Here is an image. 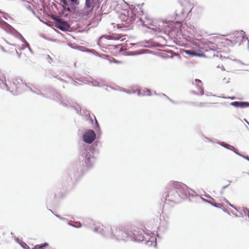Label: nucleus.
Returning a JSON list of instances; mask_svg holds the SVG:
<instances>
[{
	"label": "nucleus",
	"mask_w": 249,
	"mask_h": 249,
	"mask_svg": "<svg viewBox=\"0 0 249 249\" xmlns=\"http://www.w3.org/2000/svg\"><path fill=\"white\" fill-rule=\"evenodd\" d=\"M149 28L151 29V28ZM151 29H152L153 31H154L155 32H156V33H160L161 32V29L159 27H155V28H151Z\"/></svg>",
	"instance_id": "7c9ffc66"
},
{
	"label": "nucleus",
	"mask_w": 249,
	"mask_h": 249,
	"mask_svg": "<svg viewBox=\"0 0 249 249\" xmlns=\"http://www.w3.org/2000/svg\"><path fill=\"white\" fill-rule=\"evenodd\" d=\"M146 244L148 246H151L154 245L156 246V238L155 237H151L148 240H147L146 242Z\"/></svg>",
	"instance_id": "f3484780"
},
{
	"label": "nucleus",
	"mask_w": 249,
	"mask_h": 249,
	"mask_svg": "<svg viewBox=\"0 0 249 249\" xmlns=\"http://www.w3.org/2000/svg\"><path fill=\"white\" fill-rule=\"evenodd\" d=\"M68 224L69 225H71V226H72V227H75V228H80V227H81V224H80V223H79V224H78V225H73V224H71V222H68Z\"/></svg>",
	"instance_id": "2f4dec72"
},
{
	"label": "nucleus",
	"mask_w": 249,
	"mask_h": 249,
	"mask_svg": "<svg viewBox=\"0 0 249 249\" xmlns=\"http://www.w3.org/2000/svg\"><path fill=\"white\" fill-rule=\"evenodd\" d=\"M222 69V70H224V67H223V66H222V69Z\"/></svg>",
	"instance_id": "13d9d810"
},
{
	"label": "nucleus",
	"mask_w": 249,
	"mask_h": 249,
	"mask_svg": "<svg viewBox=\"0 0 249 249\" xmlns=\"http://www.w3.org/2000/svg\"><path fill=\"white\" fill-rule=\"evenodd\" d=\"M124 17L125 16H124V15H123H123H121V18H123V17H124Z\"/></svg>",
	"instance_id": "bf43d9fd"
},
{
	"label": "nucleus",
	"mask_w": 249,
	"mask_h": 249,
	"mask_svg": "<svg viewBox=\"0 0 249 249\" xmlns=\"http://www.w3.org/2000/svg\"><path fill=\"white\" fill-rule=\"evenodd\" d=\"M88 221H91V220H90V219H88Z\"/></svg>",
	"instance_id": "69168bd1"
},
{
	"label": "nucleus",
	"mask_w": 249,
	"mask_h": 249,
	"mask_svg": "<svg viewBox=\"0 0 249 249\" xmlns=\"http://www.w3.org/2000/svg\"><path fill=\"white\" fill-rule=\"evenodd\" d=\"M6 25H10L9 24H8L7 22H5L4 20H3L1 18V15H0V27L2 28L3 30L6 31V28L7 27Z\"/></svg>",
	"instance_id": "aec40b11"
},
{
	"label": "nucleus",
	"mask_w": 249,
	"mask_h": 249,
	"mask_svg": "<svg viewBox=\"0 0 249 249\" xmlns=\"http://www.w3.org/2000/svg\"><path fill=\"white\" fill-rule=\"evenodd\" d=\"M162 95L163 96H165L171 102L174 103V104H175L176 103L173 100H172L171 99L169 98L168 96H167L165 94H162Z\"/></svg>",
	"instance_id": "58836bf2"
},
{
	"label": "nucleus",
	"mask_w": 249,
	"mask_h": 249,
	"mask_svg": "<svg viewBox=\"0 0 249 249\" xmlns=\"http://www.w3.org/2000/svg\"><path fill=\"white\" fill-rule=\"evenodd\" d=\"M25 48H26L25 47V46L22 45V46L20 48V50H24Z\"/></svg>",
	"instance_id": "09e8293b"
},
{
	"label": "nucleus",
	"mask_w": 249,
	"mask_h": 249,
	"mask_svg": "<svg viewBox=\"0 0 249 249\" xmlns=\"http://www.w3.org/2000/svg\"><path fill=\"white\" fill-rule=\"evenodd\" d=\"M7 90L10 91L12 94L20 93L23 90H26V88H28L27 84L24 83L22 80L20 78H15L13 79L12 83L9 82Z\"/></svg>",
	"instance_id": "39448f33"
},
{
	"label": "nucleus",
	"mask_w": 249,
	"mask_h": 249,
	"mask_svg": "<svg viewBox=\"0 0 249 249\" xmlns=\"http://www.w3.org/2000/svg\"><path fill=\"white\" fill-rule=\"evenodd\" d=\"M196 84L197 90L199 91L200 94L202 95L204 94V91L202 89V83L201 80L196 79L195 80Z\"/></svg>",
	"instance_id": "dca6fc26"
},
{
	"label": "nucleus",
	"mask_w": 249,
	"mask_h": 249,
	"mask_svg": "<svg viewBox=\"0 0 249 249\" xmlns=\"http://www.w3.org/2000/svg\"><path fill=\"white\" fill-rule=\"evenodd\" d=\"M137 94L138 96L151 95L150 90L146 89H140L138 92Z\"/></svg>",
	"instance_id": "2eb2a0df"
},
{
	"label": "nucleus",
	"mask_w": 249,
	"mask_h": 249,
	"mask_svg": "<svg viewBox=\"0 0 249 249\" xmlns=\"http://www.w3.org/2000/svg\"><path fill=\"white\" fill-rule=\"evenodd\" d=\"M232 151H233L236 154H237L241 157H242V156H243V155L239 153L238 152L236 151V150L235 149V150L232 149Z\"/></svg>",
	"instance_id": "79ce46f5"
},
{
	"label": "nucleus",
	"mask_w": 249,
	"mask_h": 249,
	"mask_svg": "<svg viewBox=\"0 0 249 249\" xmlns=\"http://www.w3.org/2000/svg\"><path fill=\"white\" fill-rule=\"evenodd\" d=\"M232 208H234L237 212H239L240 214H243L241 213V209L240 210L237 209L234 205H233V207H232Z\"/></svg>",
	"instance_id": "37998d69"
},
{
	"label": "nucleus",
	"mask_w": 249,
	"mask_h": 249,
	"mask_svg": "<svg viewBox=\"0 0 249 249\" xmlns=\"http://www.w3.org/2000/svg\"><path fill=\"white\" fill-rule=\"evenodd\" d=\"M73 5H78L79 4V0H69Z\"/></svg>",
	"instance_id": "c756f323"
},
{
	"label": "nucleus",
	"mask_w": 249,
	"mask_h": 249,
	"mask_svg": "<svg viewBox=\"0 0 249 249\" xmlns=\"http://www.w3.org/2000/svg\"><path fill=\"white\" fill-rule=\"evenodd\" d=\"M30 90L36 94L41 95L43 97L49 98L59 102L61 105L65 107L70 106L73 108L77 113H79L81 111L80 107L78 105L75 103H71L67 100L66 97L56 92L51 88H48L43 89V91H41L40 89L36 88L33 89L30 88Z\"/></svg>",
	"instance_id": "7ed1b4c3"
},
{
	"label": "nucleus",
	"mask_w": 249,
	"mask_h": 249,
	"mask_svg": "<svg viewBox=\"0 0 249 249\" xmlns=\"http://www.w3.org/2000/svg\"><path fill=\"white\" fill-rule=\"evenodd\" d=\"M33 249H40V247L36 245L34 247Z\"/></svg>",
	"instance_id": "49530a36"
},
{
	"label": "nucleus",
	"mask_w": 249,
	"mask_h": 249,
	"mask_svg": "<svg viewBox=\"0 0 249 249\" xmlns=\"http://www.w3.org/2000/svg\"><path fill=\"white\" fill-rule=\"evenodd\" d=\"M206 139L207 140H208L209 141H210V142H213V141H212L211 140H210V139H209V138H206Z\"/></svg>",
	"instance_id": "3c124183"
},
{
	"label": "nucleus",
	"mask_w": 249,
	"mask_h": 249,
	"mask_svg": "<svg viewBox=\"0 0 249 249\" xmlns=\"http://www.w3.org/2000/svg\"><path fill=\"white\" fill-rule=\"evenodd\" d=\"M95 7L94 0H85L84 10L87 12H91Z\"/></svg>",
	"instance_id": "f8f14e48"
},
{
	"label": "nucleus",
	"mask_w": 249,
	"mask_h": 249,
	"mask_svg": "<svg viewBox=\"0 0 249 249\" xmlns=\"http://www.w3.org/2000/svg\"><path fill=\"white\" fill-rule=\"evenodd\" d=\"M52 18L55 22L56 25L58 23V22L62 19L59 17L57 16L53 15L52 16Z\"/></svg>",
	"instance_id": "b1692460"
},
{
	"label": "nucleus",
	"mask_w": 249,
	"mask_h": 249,
	"mask_svg": "<svg viewBox=\"0 0 249 249\" xmlns=\"http://www.w3.org/2000/svg\"><path fill=\"white\" fill-rule=\"evenodd\" d=\"M93 231L95 232L100 234L103 237L107 238V236H110L111 234L108 233V226H104L100 223H97L94 224Z\"/></svg>",
	"instance_id": "423d86ee"
},
{
	"label": "nucleus",
	"mask_w": 249,
	"mask_h": 249,
	"mask_svg": "<svg viewBox=\"0 0 249 249\" xmlns=\"http://www.w3.org/2000/svg\"><path fill=\"white\" fill-rule=\"evenodd\" d=\"M223 211L224 212H226V210L223 209Z\"/></svg>",
	"instance_id": "052dcab7"
},
{
	"label": "nucleus",
	"mask_w": 249,
	"mask_h": 249,
	"mask_svg": "<svg viewBox=\"0 0 249 249\" xmlns=\"http://www.w3.org/2000/svg\"><path fill=\"white\" fill-rule=\"evenodd\" d=\"M11 234L12 235H13V232H11Z\"/></svg>",
	"instance_id": "e2e57ef3"
},
{
	"label": "nucleus",
	"mask_w": 249,
	"mask_h": 249,
	"mask_svg": "<svg viewBox=\"0 0 249 249\" xmlns=\"http://www.w3.org/2000/svg\"><path fill=\"white\" fill-rule=\"evenodd\" d=\"M108 39H112V40H119L120 37L118 36V35H113L110 36H107V37Z\"/></svg>",
	"instance_id": "4be33fe9"
},
{
	"label": "nucleus",
	"mask_w": 249,
	"mask_h": 249,
	"mask_svg": "<svg viewBox=\"0 0 249 249\" xmlns=\"http://www.w3.org/2000/svg\"><path fill=\"white\" fill-rule=\"evenodd\" d=\"M168 193L166 199L171 201H179L180 199H184L194 195L195 192L189 188L185 184L175 181H170L168 184Z\"/></svg>",
	"instance_id": "f03ea898"
},
{
	"label": "nucleus",
	"mask_w": 249,
	"mask_h": 249,
	"mask_svg": "<svg viewBox=\"0 0 249 249\" xmlns=\"http://www.w3.org/2000/svg\"><path fill=\"white\" fill-rule=\"evenodd\" d=\"M229 185V184H228L227 185H225V186H223L222 187V190H224L225 189H226L227 187H228V186Z\"/></svg>",
	"instance_id": "de8ad7c7"
},
{
	"label": "nucleus",
	"mask_w": 249,
	"mask_h": 249,
	"mask_svg": "<svg viewBox=\"0 0 249 249\" xmlns=\"http://www.w3.org/2000/svg\"><path fill=\"white\" fill-rule=\"evenodd\" d=\"M6 26H7V27H5V31L6 32L11 34L16 37L19 39L21 41H22L25 44V46H26V44H29L25 39V38L23 37V36L13 27H12L11 25H6Z\"/></svg>",
	"instance_id": "9d476101"
},
{
	"label": "nucleus",
	"mask_w": 249,
	"mask_h": 249,
	"mask_svg": "<svg viewBox=\"0 0 249 249\" xmlns=\"http://www.w3.org/2000/svg\"><path fill=\"white\" fill-rule=\"evenodd\" d=\"M231 105L240 108H245L249 107V102L242 101H234L231 103Z\"/></svg>",
	"instance_id": "ddd939ff"
},
{
	"label": "nucleus",
	"mask_w": 249,
	"mask_h": 249,
	"mask_svg": "<svg viewBox=\"0 0 249 249\" xmlns=\"http://www.w3.org/2000/svg\"><path fill=\"white\" fill-rule=\"evenodd\" d=\"M60 1L62 3V7H66L69 4L67 0H60Z\"/></svg>",
	"instance_id": "c85d7f7f"
},
{
	"label": "nucleus",
	"mask_w": 249,
	"mask_h": 249,
	"mask_svg": "<svg viewBox=\"0 0 249 249\" xmlns=\"http://www.w3.org/2000/svg\"><path fill=\"white\" fill-rule=\"evenodd\" d=\"M6 26H7V27H5V31L6 32L11 34L16 37L19 39L21 41H22L25 44V46H26V44H29L25 39V38L23 37V36L13 27H12L11 25H6Z\"/></svg>",
	"instance_id": "1a4fd4ad"
},
{
	"label": "nucleus",
	"mask_w": 249,
	"mask_h": 249,
	"mask_svg": "<svg viewBox=\"0 0 249 249\" xmlns=\"http://www.w3.org/2000/svg\"><path fill=\"white\" fill-rule=\"evenodd\" d=\"M81 157L85 165L88 169L93 167L97 160L99 150L95 148L93 145H87L83 143L81 146Z\"/></svg>",
	"instance_id": "20e7f679"
},
{
	"label": "nucleus",
	"mask_w": 249,
	"mask_h": 249,
	"mask_svg": "<svg viewBox=\"0 0 249 249\" xmlns=\"http://www.w3.org/2000/svg\"><path fill=\"white\" fill-rule=\"evenodd\" d=\"M46 59L49 63H51V62L53 61V59L51 57V56L49 55H46Z\"/></svg>",
	"instance_id": "f704fd0d"
},
{
	"label": "nucleus",
	"mask_w": 249,
	"mask_h": 249,
	"mask_svg": "<svg viewBox=\"0 0 249 249\" xmlns=\"http://www.w3.org/2000/svg\"><path fill=\"white\" fill-rule=\"evenodd\" d=\"M25 47L28 48V50L30 51V52L32 54L33 53V52L32 50L31 49V48H30L29 44H26V46Z\"/></svg>",
	"instance_id": "4c0bfd02"
},
{
	"label": "nucleus",
	"mask_w": 249,
	"mask_h": 249,
	"mask_svg": "<svg viewBox=\"0 0 249 249\" xmlns=\"http://www.w3.org/2000/svg\"><path fill=\"white\" fill-rule=\"evenodd\" d=\"M203 200L215 207L218 208H222V205H221L220 204L213 203L212 202H211L210 201H209V200H207L206 199H203Z\"/></svg>",
	"instance_id": "412c9836"
},
{
	"label": "nucleus",
	"mask_w": 249,
	"mask_h": 249,
	"mask_svg": "<svg viewBox=\"0 0 249 249\" xmlns=\"http://www.w3.org/2000/svg\"><path fill=\"white\" fill-rule=\"evenodd\" d=\"M49 211H51L52 213H53V211H52L51 210L49 209Z\"/></svg>",
	"instance_id": "680f3d73"
},
{
	"label": "nucleus",
	"mask_w": 249,
	"mask_h": 249,
	"mask_svg": "<svg viewBox=\"0 0 249 249\" xmlns=\"http://www.w3.org/2000/svg\"><path fill=\"white\" fill-rule=\"evenodd\" d=\"M154 94H156V92L154 91Z\"/></svg>",
	"instance_id": "0e129e2a"
},
{
	"label": "nucleus",
	"mask_w": 249,
	"mask_h": 249,
	"mask_svg": "<svg viewBox=\"0 0 249 249\" xmlns=\"http://www.w3.org/2000/svg\"><path fill=\"white\" fill-rule=\"evenodd\" d=\"M184 52L186 54H188L189 55L191 56H200L202 55V54L198 53H196V52L192 51V50H184Z\"/></svg>",
	"instance_id": "a211bd4d"
},
{
	"label": "nucleus",
	"mask_w": 249,
	"mask_h": 249,
	"mask_svg": "<svg viewBox=\"0 0 249 249\" xmlns=\"http://www.w3.org/2000/svg\"><path fill=\"white\" fill-rule=\"evenodd\" d=\"M228 98H230L231 99H234V97H228Z\"/></svg>",
	"instance_id": "4d7b16f0"
},
{
	"label": "nucleus",
	"mask_w": 249,
	"mask_h": 249,
	"mask_svg": "<svg viewBox=\"0 0 249 249\" xmlns=\"http://www.w3.org/2000/svg\"><path fill=\"white\" fill-rule=\"evenodd\" d=\"M55 216L61 220L68 221V219H67L66 218H65L64 217H61L60 215H59L58 214H55Z\"/></svg>",
	"instance_id": "e433bc0d"
},
{
	"label": "nucleus",
	"mask_w": 249,
	"mask_h": 249,
	"mask_svg": "<svg viewBox=\"0 0 249 249\" xmlns=\"http://www.w3.org/2000/svg\"><path fill=\"white\" fill-rule=\"evenodd\" d=\"M245 121L246 122V123L249 125V123L246 119H245Z\"/></svg>",
	"instance_id": "5fc2aeb1"
},
{
	"label": "nucleus",
	"mask_w": 249,
	"mask_h": 249,
	"mask_svg": "<svg viewBox=\"0 0 249 249\" xmlns=\"http://www.w3.org/2000/svg\"><path fill=\"white\" fill-rule=\"evenodd\" d=\"M246 39L247 40L248 43H249V40L248 38H246Z\"/></svg>",
	"instance_id": "6e6d98bb"
},
{
	"label": "nucleus",
	"mask_w": 249,
	"mask_h": 249,
	"mask_svg": "<svg viewBox=\"0 0 249 249\" xmlns=\"http://www.w3.org/2000/svg\"><path fill=\"white\" fill-rule=\"evenodd\" d=\"M48 246V244L47 243H45L43 244L37 245V246H39L40 247V249H44L45 247Z\"/></svg>",
	"instance_id": "473e14b6"
},
{
	"label": "nucleus",
	"mask_w": 249,
	"mask_h": 249,
	"mask_svg": "<svg viewBox=\"0 0 249 249\" xmlns=\"http://www.w3.org/2000/svg\"><path fill=\"white\" fill-rule=\"evenodd\" d=\"M220 194L221 195H223V190H222L220 192Z\"/></svg>",
	"instance_id": "8fccbe9b"
},
{
	"label": "nucleus",
	"mask_w": 249,
	"mask_h": 249,
	"mask_svg": "<svg viewBox=\"0 0 249 249\" xmlns=\"http://www.w3.org/2000/svg\"><path fill=\"white\" fill-rule=\"evenodd\" d=\"M96 124L97 126L98 127H99V124H98V123H97V121H96Z\"/></svg>",
	"instance_id": "603ef678"
},
{
	"label": "nucleus",
	"mask_w": 249,
	"mask_h": 249,
	"mask_svg": "<svg viewBox=\"0 0 249 249\" xmlns=\"http://www.w3.org/2000/svg\"><path fill=\"white\" fill-rule=\"evenodd\" d=\"M242 157H243V158L246 159V160H248V159L249 158V157L247 156H245V155H243L242 156Z\"/></svg>",
	"instance_id": "a18cd8bd"
},
{
	"label": "nucleus",
	"mask_w": 249,
	"mask_h": 249,
	"mask_svg": "<svg viewBox=\"0 0 249 249\" xmlns=\"http://www.w3.org/2000/svg\"><path fill=\"white\" fill-rule=\"evenodd\" d=\"M219 144L221 145L222 146L228 149H230L231 150H232V149L235 150V148L233 147L232 146H231V145L226 143L224 142H219Z\"/></svg>",
	"instance_id": "6ab92c4d"
},
{
	"label": "nucleus",
	"mask_w": 249,
	"mask_h": 249,
	"mask_svg": "<svg viewBox=\"0 0 249 249\" xmlns=\"http://www.w3.org/2000/svg\"><path fill=\"white\" fill-rule=\"evenodd\" d=\"M57 27L61 31H67L70 28V25L67 21L61 19L57 24Z\"/></svg>",
	"instance_id": "9b49d317"
},
{
	"label": "nucleus",
	"mask_w": 249,
	"mask_h": 249,
	"mask_svg": "<svg viewBox=\"0 0 249 249\" xmlns=\"http://www.w3.org/2000/svg\"><path fill=\"white\" fill-rule=\"evenodd\" d=\"M8 84V83L6 81L4 75L0 72V88L7 90Z\"/></svg>",
	"instance_id": "4468645a"
},
{
	"label": "nucleus",
	"mask_w": 249,
	"mask_h": 249,
	"mask_svg": "<svg viewBox=\"0 0 249 249\" xmlns=\"http://www.w3.org/2000/svg\"><path fill=\"white\" fill-rule=\"evenodd\" d=\"M63 10L65 11L70 12L71 11V8L69 7V5H67L66 7H63Z\"/></svg>",
	"instance_id": "72a5a7b5"
},
{
	"label": "nucleus",
	"mask_w": 249,
	"mask_h": 249,
	"mask_svg": "<svg viewBox=\"0 0 249 249\" xmlns=\"http://www.w3.org/2000/svg\"><path fill=\"white\" fill-rule=\"evenodd\" d=\"M223 200L224 201L225 203H226L229 206H230L231 207H233V205L231 204L226 198H223Z\"/></svg>",
	"instance_id": "c9c22d12"
},
{
	"label": "nucleus",
	"mask_w": 249,
	"mask_h": 249,
	"mask_svg": "<svg viewBox=\"0 0 249 249\" xmlns=\"http://www.w3.org/2000/svg\"><path fill=\"white\" fill-rule=\"evenodd\" d=\"M206 103H202V102H200L198 104H197V106L199 107H204V105L206 104Z\"/></svg>",
	"instance_id": "ea45409f"
},
{
	"label": "nucleus",
	"mask_w": 249,
	"mask_h": 249,
	"mask_svg": "<svg viewBox=\"0 0 249 249\" xmlns=\"http://www.w3.org/2000/svg\"><path fill=\"white\" fill-rule=\"evenodd\" d=\"M241 213H243L242 214L247 215L249 218V209L247 208H242L241 209Z\"/></svg>",
	"instance_id": "393cba45"
},
{
	"label": "nucleus",
	"mask_w": 249,
	"mask_h": 249,
	"mask_svg": "<svg viewBox=\"0 0 249 249\" xmlns=\"http://www.w3.org/2000/svg\"><path fill=\"white\" fill-rule=\"evenodd\" d=\"M89 83H91L93 86L99 87L100 86V82L97 80H92L91 81L89 82Z\"/></svg>",
	"instance_id": "5701e85b"
},
{
	"label": "nucleus",
	"mask_w": 249,
	"mask_h": 249,
	"mask_svg": "<svg viewBox=\"0 0 249 249\" xmlns=\"http://www.w3.org/2000/svg\"><path fill=\"white\" fill-rule=\"evenodd\" d=\"M142 232V230L138 228L124 231L117 226H108V233L111 235L107 236V238L139 242L143 241L145 238Z\"/></svg>",
	"instance_id": "f257e3e1"
},
{
	"label": "nucleus",
	"mask_w": 249,
	"mask_h": 249,
	"mask_svg": "<svg viewBox=\"0 0 249 249\" xmlns=\"http://www.w3.org/2000/svg\"><path fill=\"white\" fill-rule=\"evenodd\" d=\"M2 51L4 52H5V51L4 50V48L3 47H2Z\"/></svg>",
	"instance_id": "864d4df0"
},
{
	"label": "nucleus",
	"mask_w": 249,
	"mask_h": 249,
	"mask_svg": "<svg viewBox=\"0 0 249 249\" xmlns=\"http://www.w3.org/2000/svg\"><path fill=\"white\" fill-rule=\"evenodd\" d=\"M16 53L18 58H20L21 56V53H19L17 50H16Z\"/></svg>",
	"instance_id": "c03bdc74"
},
{
	"label": "nucleus",
	"mask_w": 249,
	"mask_h": 249,
	"mask_svg": "<svg viewBox=\"0 0 249 249\" xmlns=\"http://www.w3.org/2000/svg\"><path fill=\"white\" fill-rule=\"evenodd\" d=\"M21 246L24 249H29V246L24 242H22L20 244Z\"/></svg>",
	"instance_id": "cd10ccee"
},
{
	"label": "nucleus",
	"mask_w": 249,
	"mask_h": 249,
	"mask_svg": "<svg viewBox=\"0 0 249 249\" xmlns=\"http://www.w3.org/2000/svg\"><path fill=\"white\" fill-rule=\"evenodd\" d=\"M122 91L125 92L128 94H135L136 92V91L135 90H130L129 89L122 88V89L121 90Z\"/></svg>",
	"instance_id": "a878e982"
},
{
	"label": "nucleus",
	"mask_w": 249,
	"mask_h": 249,
	"mask_svg": "<svg viewBox=\"0 0 249 249\" xmlns=\"http://www.w3.org/2000/svg\"><path fill=\"white\" fill-rule=\"evenodd\" d=\"M96 138L95 132L91 129H88L83 134L82 140L87 143H91Z\"/></svg>",
	"instance_id": "6e6552de"
},
{
	"label": "nucleus",
	"mask_w": 249,
	"mask_h": 249,
	"mask_svg": "<svg viewBox=\"0 0 249 249\" xmlns=\"http://www.w3.org/2000/svg\"><path fill=\"white\" fill-rule=\"evenodd\" d=\"M0 15H1V18L2 17L4 19H7V17H8V14L0 11Z\"/></svg>",
	"instance_id": "bb28decb"
},
{
	"label": "nucleus",
	"mask_w": 249,
	"mask_h": 249,
	"mask_svg": "<svg viewBox=\"0 0 249 249\" xmlns=\"http://www.w3.org/2000/svg\"><path fill=\"white\" fill-rule=\"evenodd\" d=\"M245 32L243 30L236 31L234 33L230 35V38L232 39L230 41L233 44L239 43V45L245 39Z\"/></svg>",
	"instance_id": "0eeeda50"
},
{
	"label": "nucleus",
	"mask_w": 249,
	"mask_h": 249,
	"mask_svg": "<svg viewBox=\"0 0 249 249\" xmlns=\"http://www.w3.org/2000/svg\"><path fill=\"white\" fill-rule=\"evenodd\" d=\"M232 151H233L236 154H237L241 157H242V156H243V155L239 153L238 152L236 151V150L235 149V150L232 149Z\"/></svg>",
	"instance_id": "a19ab883"
}]
</instances>
